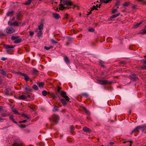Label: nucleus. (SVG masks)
Returning a JSON list of instances; mask_svg holds the SVG:
<instances>
[{
	"instance_id": "1",
	"label": "nucleus",
	"mask_w": 146,
	"mask_h": 146,
	"mask_svg": "<svg viewBox=\"0 0 146 146\" xmlns=\"http://www.w3.org/2000/svg\"><path fill=\"white\" fill-rule=\"evenodd\" d=\"M60 95L63 98H59V100L62 104L63 106H65L67 104V102L69 101L70 99L67 96V94L64 91H61Z\"/></svg>"
},
{
	"instance_id": "2",
	"label": "nucleus",
	"mask_w": 146,
	"mask_h": 146,
	"mask_svg": "<svg viewBox=\"0 0 146 146\" xmlns=\"http://www.w3.org/2000/svg\"><path fill=\"white\" fill-rule=\"evenodd\" d=\"M146 128V126L144 125L138 126L131 132L130 134L131 135L134 133V135L136 136L139 132L140 130L143 131Z\"/></svg>"
},
{
	"instance_id": "3",
	"label": "nucleus",
	"mask_w": 146,
	"mask_h": 146,
	"mask_svg": "<svg viewBox=\"0 0 146 146\" xmlns=\"http://www.w3.org/2000/svg\"><path fill=\"white\" fill-rule=\"evenodd\" d=\"M43 29V24L40 23L38 26V27L36 29L35 32L37 33V36L38 37H40L42 35V31Z\"/></svg>"
},
{
	"instance_id": "4",
	"label": "nucleus",
	"mask_w": 146,
	"mask_h": 146,
	"mask_svg": "<svg viewBox=\"0 0 146 146\" xmlns=\"http://www.w3.org/2000/svg\"><path fill=\"white\" fill-rule=\"evenodd\" d=\"M11 39L12 40H14V43L15 44H18L20 43L22 40V39L19 38L18 36H13L11 37Z\"/></svg>"
},
{
	"instance_id": "5",
	"label": "nucleus",
	"mask_w": 146,
	"mask_h": 146,
	"mask_svg": "<svg viewBox=\"0 0 146 146\" xmlns=\"http://www.w3.org/2000/svg\"><path fill=\"white\" fill-rule=\"evenodd\" d=\"M49 118L52 122L57 123L59 120V117L58 115L54 114L52 115V118L50 117Z\"/></svg>"
},
{
	"instance_id": "6",
	"label": "nucleus",
	"mask_w": 146,
	"mask_h": 146,
	"mask_svg": "<svg viewBox=\"0 0 146 146\" xmlns=\"http://www.w3.org/2000/svg\"><path fill=\"white\" fill-rule=\"evenodd\" d=\"M4 47L6 49V52L8 54H9V51L13 50L14 46L8 44H5L4 45Z\"/></svg>"
},
{
	"instance_id": "7",
	"label": "nucleus",
	"mask_w": 146,
	"mask_h": 146,
	"mask_svg": "<svg viewBox=\"0 0 146 146\" xmlns=\"http://www.w3.org/2000/svg\"><path fill=\"white\" fill-rule=\"evenodd\" d=\"M98 81L99 82V84L102 85H106L108 84H110L111 82L109 83L107 80H98Z\"/></svg>"
},
{
	"instance_id": "8",
	"label": "nucleus",
	"mask_w": 146,
	"mask_h": 146,
	"mask_svg": "<svg viewBox=\"0 0 146 146\" xmlns=\"http://www.w3.org/2000/svg\"><path fill=\"white\" fill-rule=\"evenodd\" d=\"M21 23L18 22L17 21H15L13 23L10 21H9L8 22V24L10 26H18L19 24H20Z\"/></svg>"
},
{
	"instance_id": "9",
	"label": "nucleus",
	"mask_w": 146,
	"mask_h": 146,
	"mask_svg": "<svg viewBox=\"0 0 146 146\" xmlns=\"http://www.w3.org/2000/svg\"><path fill=\"white\" fill-rule=\"evenodd\" d=\"M130 78L131 80L134 81H135L138 79L137 77L136 76V74H132L130 76Z\"/></svg>"
},
{
	"instance_id": "10",
	"label": "nucleus",
	"mask_w": 146,
	"mask_h": 146,
	"mask_svg": "<svg viewBox=\"0 0 146 146\" xmlns=\"http://www.w3.org/2000/svg\"><path fill=\"white\" fill-rule=\"evenodd\" d=\"M15 31V29L9 27L6 30L7 33L9 34H12Z\"/></svg>"
},
{
	"instance_id": "11",
	"label": "nucleus",
	"mask_w": 146,
	"mask_h": 146,
	"mask_svg": "<svg viewBox=\"0 0 146 146\" xmlns=\"http://www.w3.org/2000/svg\"><path fill=\"white\" fill-rule=\"evenodd\" d=\"M5 93L7 95H11V91L10 89L9 88L6 89L5 91Z\"/></svg>"
},
{
	"instance_id": "12",
	"label": "nucleus",
	"mask_w": 146,
	"mask_h": 146,
	"mask_svg": "<svg viewBox=\"0 0 146 146\" xmlns=\"http://www.w3.org/2000/svg\"><path fill=\"white\" fill-rule=\"evenodd\" d=\"M27 106L28 107L32 110L33 111L35 110L36 109V106L33 104H29Z\"/></svg>"
},
{
	"instance_id": "13",
	"label": "nucleus",
	"mask_w": 146,
	"mask_h": 146,
	"mask_svg": "<svg viewBox=\"0 0 146 146\" xmlns=\"http://www.w3.org/2000/svg\"><path fill=\"white\" fill-rule=\"evenodd\" d=\"M0 73L4 76H7V72L3 70V69H0Z\"/></svg>"
},
{
	"instance_id": "14",
	"label": "nucleus",
	"mask_w": 146,
	"mask_h": 146,
	"mask_svg": "<svg viewBox=\"0 0 146 146\" xmlns=\"http://www.w3.org/2000/svg\"><path fill=\"white\" fill-rule=\"evenodd\" d=\"M138 33L139 34L143 35H144L146 33V25L145 26V28L141 30Z\"/></svg>"
},
{
	"instance_id": "15",
	"label": "nucleus",
	"mask_w": 146,
	"mask_h": 146,
	"mask_svg": "<svg viewBox=\"0 0 146 146\" xmlns=\"http://www.w3.org/2000/svg\"><path fill=\"white\" fill-rule=\"evenodd\" d=\"M52 16L55 19H58L60 17L59 15L56 13H53L52 14Z\"/></svg>"
},
{
	"instance_id": "16",
	"label": "nucleus",
	"mask_w": 146,
	"mask_h": 146,
	"mask_svg": "<svg viewBox=\"0 0 146 146\" xmlns=\"http://www.w3.org/2000/svg\"><path fill=\"white\" fill-rule=\"evenodd\" d=\"M61 89V88L60 87H58L57 90V91L56 92V95L58 98H60V96L59 95V93H60L61 91L60 90Z\"/></svg>"
},
{
	"instance_id": "17",
	"label": "nucleus",
	"mask_w": 146,
	"mask_h": 146,
	"mask_svg": "<svg viewBox=\"0 0 146 146\" xmlns=\"http://www.w3.org/2000/svg\"><path fill=\"white\" fill-rule=\"evenodd\" d=\"M15 12L13 11H9L7 13V16H12L13 15V14Z\"/></svg>"
},
{
	"instance_id": "18",
	"label": "nucleus",
	"mask_w": 146,
	"mask_h": 146,
	"mask_svg": "<svg viewBox=\"0 0 146 146\" xmlns=\"http://www.w3.org/2000/svg\"><path fill=\"white\" fill-rule=\"evenodd\" d=\"M22 143L21 142H16L12 145V146H22Z\"/></svg>"
},
{
	"instance_id": "19",
	"label": "nucleus",
	"mask_w": 146,
	"mask_h": 146,
	"mask_svg": "<svg viewBox=\"0 0 146 146\" xmlns=\"http://www.w3.org/2000/svg\"><path fill=\"white\" fill-rule=\"evenodd\" d=\"M83 130L85 131L89 132H90L91 131V130L90 129L86 127H84L83 128Z\"/></svg>"
},
{
	"instance_id": "20",
	"label": "nucleus",
	"mask_w": 146,
	"mask_h": 146,
	"mask_svg": "<svg viewBox=\"0 0 146 146\" xmlns=\"http://www.w3.org/2000/svg\"><path fill=\"white\" fill-rule=\"evenodd\" d=\"M143 21H142L141 22L139 23H137L134 26V28H137L140 25H141V24H142Z\"/></svg>"
},
{
	"instance_id": "21",
	"label": "nucleus",
	"mask_w": 146,
	"mask_h": 146,
	"mask_svg": "<svg viewBox=\"0 0 146 146\" xmlns=\"http://www.w3.org/2000/svg\"><path fill=\"white\" fill-rule=\"evenodd\" d=\"M27 96H25L24 95H21V96H19L18 98L19 100H23L26 99L27 98Z\"/></svg>"
},
{
	"instance_id": "22",
	"label": "nucleus",
	"mask_w": 146,
	"mask_h": 146,
	"mask_svg": "<svg viewBox=\"0 0 146 146\" xmlns=\"http://www.w3.org/2000/svg\"><path fill=\"white\" fill-rule=\"evenodd\" d=\"M22 16V14L20 13H18L16 17L17 20L18 21L21 20V17Z\"/></svg>"
},
{
	"instance_id": "23",
	"label": "nucleus",
	"mask_w": 146,
	"mask_h": 146,
	"mask_svg": "<svg viewBox=\"0 0 146 146\" xmlns=\"http://www.w3.org/2000/svg\"><path fill=\"white\" fill-rule=\"evenodd\" d=\"M64 60L67 64L69 63V60L67 56H65L64 58Z\"/></svg>"
},
{
	"instance_id": "24",
	"label": "nucleus",
	"mask_w": 146,
	"mask_h": 146,
	"mask_svg": "<svg viewBox=\"0 0 146 146\" xmlns=\"http://www.w3.org/2000/svg\"><path fill=\"white\" fill-rule=\"evenodd\" d=\"M37 84L39 87L43 88L44 87V83L43 82H38Z\"/></svg>"
},
{
	"instance_id": "25",
	"label": "nucleus",
	"mask_w": 146,
	"mask_h": 146,
	"mask_svg": "<svg viewBox=\"0 0 146 146\" xmlns=\"http://www.w3.org/2000/svg\"><path fill=\"white\" fill-rule=\"evenodd\" d=\"M24 88L27 91L29 92L31 91V89L29 88V86H28L25 85V86L24 87Z\"/></svg>"
},
{
	"instance_id": "26",
	"label": "nucleus",
	"mask_w": 146,
	"mask_h": 146,
	"mask_svg": "<svg viewBox=\"0 0 146 146\" xmlns=\"http://www.w3.org/2000/svg\"><path fill=\"white\" fill-rule=\"evenodd\" d=\"M83 109L85 112L88 115H90V113L85 107H83Z\"/></svg>"
},
{
	"instance_id": "27",
	"label": "nucleus",
	"mask_w": 146,
	"mask_h": 146,
	"mask_svg": "<svg viewBox=\"0 0 146 146\" xmlns=\"http://www.w3.org/2000/svg\"><path fill=\"white\" fill-rule=\"evenodd\" d=\"M119 15H120L119 14L117 13L116 15H112L111 17L110 18L111 19L115 18L117 17Z\"/></svg>"
},
{
	"instance_id": "28",
	"label": "nucleus",
	"mask_w": 146,
	"mask_h": 146,
	"mask_svg": "<svg viewBox=\"0 0 146 146\" xmlns=\"http://www.w3.org/2000/svg\"><path fill=\"white\" fill-rule=\"evenodd\" d=\"M38 71L37 70L35 69L34 68L33 69V70H32V72L33 73L37 74H38Z\"/></svg>"
},
{
	"instance_id": "29",
	"label": "nucleus",
	"mask_w": 146,
	"mask_h": 146,
	"mask_svg": "<svg viewBox=\"0 0 146 146\" xmlns=\"http://www.w3.org/2000/svg\"><path fill=\"white\" fill-rule=\"evenodd\" d=\"M130 3V2L128 1V2H126L123 4L122 5L123 6H125V7H127L129 5Z\"/></svg>"
},
{
	"instance_id": "30",
	"label": "nucleus",
	"mask_w": 146,
	"mask_h": 146,
	"mask_svg": "<svg viewBox=\"0 0 146 146\" xmlns=\"http://www.w3.org/2000/svg\"><path fill=\"white\" fill-rule=\"evenodd\" d=\"M59 107L58 106H55L54 108L53 111H58L59 110Z\"/></svg>"
},
{
	"instance_id": "31",
	"label": "nucleus",
	"mask_w": 146,
	"mask_h": 146,
	"mask_svg": "<svg viewBox=\"0 0 146 146\" xmlns=\"http://www.w3.org/2000/svg\"><path fill=\"white\" fill-rule=\"evenodd\" d=\"M99 63H100V64H101V66L104 68L105 67V66L104 65V62L102 61V60H100L99 61Z\"/></svg>"
},
{
	"instance_id": "32",
	"label": "nucleus",
	"mask_w": 146,
	"mask_h": 146,
	"mask_svg": "<svg viewBox=\"0 0 146 146\" xmlns=\"http://www.w3.org/2000/svg\"><path fill=\"white\" fill-rule=\"evenodd\" d=\"M32 87L34 90H37L38 89V86L35 84Z\"/></svg>"
},
{
	"instance_id": "33",
	"label": "nucleus",
	"mask_w": 146,
	"mask_h": 146,
	"mask_svg": "<svg viewBox=\"0 0 146 146\" xmlns=\"http://www.w3.org/2000/svg\"><path fill=\"white\" fill-rule=\"evenodd\" d=\"M48 94L46 90H44L42 92V94L44 96H46Z\"/></svg>"
},
{
	"instance_id": "34",
	"label": "nucleus",
	"mask_w": 146,
	"mask_h": 146,
	"mask_svg": "<svg viewBox=\"0 0 146 146\" xmlns=\"http://www.w3.org/2000/svg\"><path fill=\"white\" fill-rule=\"evenodd\" d=\"M126 64V62L125 61H120L119 62V64L120 65L123 64L125 65Z\"/></svg>"
},
{
	"instance_id": "35",
	"label": "nucleus",
	"mask_w": 146,
	"mask_h": 146,
	"mask_svg": "<svg viewBox=\"0 0 146 146\" xmlns=\"http://www.w3.org/2000/svg\"><path fill=\"white\" fill-rule=\"evenodd\" d=\"M74 127L73 126H71L70 127L71 132L73 134L74 133V131H73L74 130Z\"/></svg>"
},
{
	"instance_id": "36",
	"label": "nucleus",
	"mask_w": 146,
	"mask_h": 146,
	"mask_svg": "<svg viewBox=\"0 0 146 146\" xmlns=\"http://www.w3.org/2000/svg\"><path fill=\"white\" fill-rule=\"evenodd\" d=\"M88 30L89 32H94L95 31L94 29L92 28L89 29Z\"/></svg>"
},
{
	"instance_id": "37",
	"label": "nucleus",
	"mask_w": 146,
	"mask_h": 146,
	"mask_svg": "<svg viewBox=\"0 0 146 146\" xmlns=\"http://www.w3.org/2000/svg\"><path fill=\"white\" fill-rule=\"evenodd\" d=\"M91 11H92L94 10H98V9L97 8V7H96V6H93L91 8Z\"/></svg>"
},
{
	"instance_id": "38",
	"label": "nucleus",
	"mask_w": 146,
	"mask_h": 146,
	"mask_svg": "<svg viewBox=\"0 0 146 146\" xmlns=\"http://www.w3.org/2000/svg\"><path fill=\"white\" fill-rule=\"evenodd\" d=\"M24 79L26 81H28L29 80V78L27 74L26 76H25Z\"/></svg>"
},
{
	"instance_id": "39",
	"label": "nucleus",
	"mask_w": 146,
	"mask_h": 146,
	"mask_svg": "<svg viewBox=\"0 0 146 146\" xmlns=\"http://www.w3.org/2000/svg\"><path fill=\"white\" fill-rule=\"evenodd\" d=\"M51 95L53 99H55V98H56V96H57L56 94H51Z\"/></svg>"
},
{
	"instance_id": "40",
	"label": "nucleus",
	"mask_w": 146,
	"mask_h": 146,
	"mask_svg": "<svg viewBox=\"0 0 146 146\" xmlns=\"http://www.w3.org/2000/svg\"><path fill=\"white\" fill-rule=\"evenodd\" d=\"M22 116L24 117L25 118H27V119H29V117L25 114H22Z\"/></svg>"
},
{
	"instance_id": "41",
	"label": "nucleus",
	"mask_w": 146,
	"mask_h": 146,
	"mask_svg": "<svg viewBox=\"0 0 146 146\" xmlns=\"http://www.w3.org/2000/svg\"><path fill=\"white\" fill-rule=\"evenodd\" d=\"M12 111L13 112H14L15 114H18L19 113L18 111L15 109L12 110Z\"/></svg>"
},
{
	"instance_id": "42",
	"label": "nucleus",
	"mask_w": 146,
	"mask_h": 146,
	"mask_svg": "<svg viewBox=\"0 0 146 146\" xmlns=\"http://www.w3.org/2000/svg\"><path fill=\"white\" fill-rule=\"evenodd\" d=\"M30 34V36H32L34 34V33L33 31H30L29 32Z\"/></svg>"
},
{
	"instance_id": "43",
	"label": "nucleus",
	"mask_w": 146,
	"mask_h": 146,
	"mask_svg": "<svg viewBox=\"0 0 146 146\" xmlns=\"http://www.w3.org/2000/svg\"><path fill=\"white\" fill-rule=\"evenodd\" d=\"M82 95L84 96L87 97L88 96V94L86 93H84L82 94Z\"/></svg>"
},
{
	"instance_id": "44",
	"label": "nucleus",
	"mask_w": 146,
	"mask_h": 146,
	"mask_svg": "<svg viewBox=\"0 0 146 146\" xmlns=\"http://www.w3.org/2000/svg\"><path fill=\"white\" fill-rule=\"evenodd\" d=\"M19 126L20 127L22 128H24L26 127V126L25 125L23 124L19 125Z\"/></svg>"
},
{
	"instance_id": "45",
	"label": "nucleus",
	"mask_w": 146,
	"mask_h": 146,
	"mask_svg": "<svg viewBox=\"0 0 146 146\" xmlns=\"http://www.w3.org/2000/svg\"><path fill=\"white\" fill-rule=\"evenodd\" d=\"M51 41L52 42V43L53 44H55L57 43V42L56 41L52 39H51Z\"/></svg>"
},
{
	"instance_id": "46",
	"label": "nucleus",
	"mask_w": 146,
	"mask_h": 146,
	"mask_svg": "<svg viewBox=\"0 0 146 146\" xmlns=\"http://www.w3.org/2000/svg\"><path fill=\"white\" fill-rule=\"evenodd\" d=\"M120 4V1H117L115 4V6H118Z\"/></svg>"
},
{
	"instance_id": "47",
	"label": "nucleus",
	"mask_w": 146,
	"mask_h": 146,
	"mask_svg": "<svg viewBox=\"0 0 146 146\" xmlns=\"http://www.w3.org/2000/svg\"><path fill=\"white\" fill-rule=\"evenodd\" d=\"M69 15L67 14H66L65 15V18L66 19H67L69 17Z\"/></svg>"
},
{
	"instance_id": "48",
	"label": "nucleus",
	"mask_w": 146,
	"mask_h": 146,
	"mask_svg": "<svg viewBox=\"0 0 146 146\" xmlns=\"http://www.w3.org/2000/svg\"><path fill=\"white\" fill-rule=\"evenodd\" d=\"M117 11V9H115L113 10L112 11V13L114 14Z\"/></svg>"
},
{
	"instance_id": "49",
	"label": "nucleus",
	"mask_w": 146,
	"mask_h": 146,
	"mask_svg": "<svg viewBox=\"0 0 146 146\" xmlns=\"http://www.w3.org/2000/svg\"><path fill=\"white\" fill-rule=\"evenodd\" d=\"M20 73L21 75H22V76H23L24 77L26 76L27 75V74H25L24 73H23L21 72Z\"/></svg>"
},
{
	"instance_id": "50",
	"label": "nucleus",
	"mask_w": 146,
	"mask_h": 146,
	"mask_svg": "<svg viewBox=\"0 0 146 146\" xmlns=\"http://www.w3.org/2000/svg\"><path fill=\"white\" fill-rule=\"evenodd\" d=\"M51 48V47H48L46 46H45L44 47V49L46 50H48L50 49Z\"/></svg>"
},
{
	"instance_id": "51",
	"label": "nucleus",
	"mask_w": 146,
	"mask_h": 146,
	"mask_svg": "<svg viewBox=\"0 0 146 146\" xmlns=\"http://www.w3.org/2000/svg\"><path fill=\"white\" fill-rule=\"evenodd\" d=\"M141 68L143 70H146V65L141 66Z\"/></svg>"
},
{
	"instance_id": "52",
	"label": "nucleus",
	"mask_w": 146,
	"mask_h": 146,
	"mask_svg": "<svg viewBox=\"0 0 146 146\" xmlns=\"http://www.w3.org/2000/svg\"><path fill=\"white\" fill-rule=\"evenodd\" d=\"M27 121V120H24L23 121H20L19 122V123H25Z\"/></svg>"
},
{
	"instance_id": "53",
	"label": "nucleus",
	"mask_w": 146,
	"mask_h": 146,
	"mask_svg": "<svg viewBox=\"0 0 146 146\" xmlns=\"http://www.w3.org/2000/svg\"><path fill=\"white\" fill-rule=\"evenodd\" d=\"M5 36V35L3 33L0 32V36Z\"/></svg>"
},
{
	"instance_id": "54",
	"label": "nucleus",
	"mask_w": 146,
	"mask_h": 146,
	"mask_svg": "<svg viewBox=\"0 0 146 146\" xmlns=\"http://www.w3.org/2000/svg\"><path fill=\"white\" fill-rule=\"evenodd\" d=\"M9 119L11 120L12 121L14 119L13 116L11 115L9 117Z\"/></svg>"
},
{
	"instance_id": "55",
	"label": "nucleus",
	"mask_w": 146,
	"mask_h": 146,
	"mask_svg": "<svg viewBox=\"0 0 146 146\" xmlns=\"http://www.w3.org/2000/svg\"><path fill=\"white\" fill-rule=\"evenodd\" d=\"M1 115L3 117H5L7 116V115L6 113H2Z\"/></svg>"
},
{
	"instance_id": "56",
	"label": "nucleus",
	"mask_w": 146,
	"mask_h": 146,
	"mask_svg": "<svg viewBox=\"0 0 146 146\" xmlns=\"http://www.w3.org/2000/svg\"><path fill=\"white\" fill-rule=\"evenodd\" d=\"M137 0L138 1H139V2H143V4H145L146 3V2L143 1V0Z\"/></svg>"
},
{
	"instance_id": "57",
	"label": "nucleus",
	"mask_w": 146,
	"mask_h": 146,
	"mask_svg": "<svg viewBox=\"0 0 146 146\" xmlns=\"http://www.w3.org/2000/svg\"><path fill=\"white\" fill-rule=\"evenodd\" d=\"M132 8L133 9H135L136 8V6L135 5H133L132 7Z\"/></svg>"
},
{
	"instance_id": "58",
	"label": "nucleus",
	"mask_w": 146,
	"mask_h": 146,
	"mask_svg": "<svg viewBox=\"0 0 146 146\" xmlns=\"http://www.w3.org/2000/svg\"><path fill=\"white\" fill-rule=\"evenodd\" d=\"M7 59V58H5V57H2L1 58V60H6Z\"/></svg>"
},
{
	"instance_id": "59",
	"label": "nucleus",
	"mask_w": 146,
	"mask_h": 146,
	"mask_svg": "<svg viewBox=\"0 0 146 146\" xmlns=\"http://www.w3.org/2000/svg\"><path fill=\"white\" fill-rule=\"evenodd\" d=\"M101 5V4H100L99 5H98V4L96 5V7H97V8L98 7L100 8V5Z\"/></svg>"
},
{
	"instance_id": "60",
	"label": "nucleus",
	"mask_w": 146,
	"mask_h": 146,
	"mask_svg": "<svg viewBox=\"0 0 146 146\" xmlns=\"http://www.w3.org/2000/svg\"><path fill=\"white\" fill-rule=\"evenodd\" d=\"M3 107L0 106V111H1L3 110Z\"/></svg>"
},
{
	"instance_id": "61",
	"label": "nucleus",
	"mask_w": 146,
	"mask_h": 146,
	"mask_svg": "<svg viewBox=\"0 0 146 146\" xmlns=\"http://www.w3.org/2000/svg\"><path fill=\"white\" fill-rule=\"evenodd\" d=\"M142 62H143L144 63L146 64V60H142Z\"/></svg>"
},
{
	"instance_id": "62",
	"label": "nucleus",
	"mask_w": 146,
	"mask_h": 146,
	"mask_svg": "<svg viewBox=\"0 0 146 146\" xmlns=\"http://www.w3.org/2000/svg\"><path fill=\"white\" fill-rule=\"evenodd\" d=\"M3 119H3L0 118V122H2L3 121Z\"/></svg>"
},
{
	"instance_id": "63",
	"label": "nucleus",
	"mask_w": 146,
	"mask_h": 146,
	"mask_svg": "<svg viewBox=\"0 0 146 146\" xmlns=\"http://www.w3.org/2000/svg\"><path fill=\"white\" fill-rule=\"evenodd\" d=\"M12 121L15 123L17 124V122L15 121V119H14Z\"/></svg>"
},
{
	"instance_id": "64",
	"label": "nucleus",
	"mask_w": 146,
	"mask_h": 146,
	"mask_svg": "<svg viewBox=\"0 0 146 146\" xmlns=\"http://www.w3.org/2000/svg\"><path fill=\"white\" fill-rule=\"evenodd\" d=\"M15 20V17H14L12 18L11 20L12 21H14Z\"/></svg>"
}]
</instances>
